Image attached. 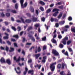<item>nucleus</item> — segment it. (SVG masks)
<instances>
[{"label": "nucleus", "mask_w": 75, "mask_h": 75, "mask_svg": "<svg viewBox=\"0 0 75 75\" xmlns=\"http://www.w3.org/2000/svg\"><path fill=\"white\" fill-rule=\"evenodd\" d=\"M52 12H55L53 14V16L54 17H56L57 16V14L59 13V9L57 8L53 9L52 10Z\"/></svg>", "instance_id": "obj_1"}, {"label": "nucleus", "mask_w": 75, "mask_h": 75, "mask_svg": "<svg viewBox=\"0 0 75 75\" xmlns=\"http://www.w3.org/2000/svg\"><path fill=\"white\" fill-rule=\"evenodd\" d=\"M20 3H21V8H24L27 7V3L25 2L24 5H23L24 0H20Z\"/></svg>", "instance_id": "obj_2"}, {"label": "nucleus", "mask_w": 75, "mask_h": 75, "mask_svg": "<svg viewBox=\"0 0 75 75\" xmlns=\"http://www.w3.org/2000/svg\"><path fill=\"white\" fill-rule=\"evenodd\" d=\"M57 63L55 62L51 64L50 66V68L51 69V71L52 72L55 70V65H56Z\"/></svg>", "instance_id": "obj_3"}, {"label": "nucleus", "mask_w": 75, "mask_h": 75, "mask_svg": "<svg viewBox=\"0 0 75 75\" xmlns=\"http://www.w3.org/2000/svg\"><path fill=\"white\" fill-rule=\"evenodd\" d=\"M68 37L66 36L62 39V43L64 45H66L67 44V41H68Z\"/></svg>", "instance_id": "obj_4"}, {"label": "nucleus", "mask_w": 75, "mask_h": 75, "mask_svg": "<svg viewBox=\"0 0 75 75\" xmlns=\"http://www.w3.org/2000/svg\"><path fill=\"white\" fill-rule=\"evenodd\" d=\"M52 53L53 54H54V55L56 56H59V53L58 52H57L56 50L53 49L52 50Z\"/></svg>", "instance_id": "obj_5"}, {"label": "nucleus", "mask_w": 75, "mask_h": 75, "mask_svg": "<svg viewBox=\"0 0 75 75\" xmlns=\"http://www.w3.org/2000/svg\"><path fill=\"white\" fill-rule=\"evenodd\" d=\"M43 59L42 60V62L43 63H45L47 60V56H45L43 57Z\"/></svg>", "instance_id": "obj_6"}, {"label": "nucleus", "mask_w": 75, "mask_h": 75, "mask_svg": "<svg viewBox=\"0 0 75 75\" xmlns=\"http://www.w3.org/2000/svg\"><path fill=\"white\" fill-rule=\"evenodd\" d=\"M65 21H61L60 22H59V25H64V24H65Z\"/></svg>", "instance_id": "obj_7"}, {"label": "nucleus", "mask_w": 75, "mask_h": 75, "mask_svg": "<svg viewBox=\"0 0 75 75\" xmlns=\"http://www.w3.org/2000/svg\"><path fill=\"white\" fill-rule=\"evenodd\" d=\"M30 10L32 13H34V9L32 6H30Z\"/></svg>", "instance_id": "obj_8"}, {"label": "nucleus", "mask_w": 75, "mask_h": 75, "mask_svg": "<svg viewBox=\"0 0 75 75\" xmlns=\"http://www.w3.org/2000/svg\"><path fill=\"white\" fill-rule=\"evenodd\" d=\"M0 61L1 63H4L6 62V61H5V59H4V58H2L0 60Z\"/></svg>", "instance_id": "obj_9"}, {"label": "nucleus", "mask_w": 75, "mask_h": 75, "mask_svg": "<svg viewBox=\"0 0 75 75\" xmlns=\"http://www.w3.org/2000/svg\"><path fill=\"white\" fill-rule=\"evenodd\" d=\"M6 62L7 64H8V65H10L11 64V61L10 59H7Z\"/></svg>", "instance_id": "obj_10"}, {"label": "nucleus", "mask_w": 75, "mask_h": 75, "mask_svg": "<svg viewBox=\"0 0 75 75\" xmlns=\"http://www.w3.org/2000/svg\"><path fill=\"white\" fill-rule=\"evenodd\" d=\"M27 71H28V68L27 67L25 68V71L23 72L24 75H26V74H27Z\"/></svg>", "instance_id": "obj_11"}, {"label": "nucleus", "mask_w": 75, "mask_h": 75, "mask_svg": "<svg viewBox=\"0 0 75 75\" xmlns=\"http://www.w3.org/2000/svg\"><path fill=\"white\" fill-rule=\"evenodd\" d=\"M28 74H31L32 75L33 74H34V71L33 70H30L28 71Z\"/></svg>", "instance_id": "obj_12"}, {"label": "nucleus", "mask_w": 75, "mask_h": 75, "mask_svg": "<svg viewBox=\"0 0 75 75\" xmlns=\"http://www.w3.org/2000/svg\"><path fill=\"white\" fill-rule=\"evenodd\" d=\"M65 66H66V64H64V63L62 64V69H64L65 68Z\"/></svg>", "instance_id": "obj_13"}, {"label": "nucleus", "mask_w": 75, "mask_h": 75, "mask_svg": "<svg viewBox=\"0 0 75 75\" xmlns=\"http://www.w3.org/2000/svg\"><path fill=\"white\" fill-rule=\"evenodd\" d=\"M62 16V13H60L58 16L57 17V18L59 19V18H61V17Z\"/></svg>", "instance_id": "obj_14"}, {"label": "nucleus", "mask_w": 75, "mask_h": 75, "mask_svg": "<svg viewBox=\"0 0 75 75\" xmlns=\"http://www.w3.org/2000/svg\"><path fill=\"white\" fill-rule=\"evenodd\" d=\"M32 20L33 22H35L37 21V18H32Z\"/></svg>", "instance_id": "obj_15"}, {"label": "nucleus", "mask_w": 75, "mask_h": 75, "mask_svg": "<svg viewBox=\"0 0 75 75\" xmlns=\"http://www.w3.org/2000/svg\"><path fill=\"white\" fill-rule=\"evenodd\" d=\"M62 66L61 64H58L57 66V68L58 69H61Z\"/></svg>", "instance_id": "obj_16"}, {"label": "nucleus", "mask_w": 75, "mask_h": 75, "mask_svg": "<svg viewBox=\"0 0 75 75\" xmlns=\"http://www.w3.org/2000/svg\"><path fill=\"white\" fill-rule=\"evenodd\" d=\"M51 41L53 43H54V44H56L57 42V41H56V40L54 39V38L52 39V40H51Z\"/></svg>", "instance_id": "obj_17"}, {"label": "nucleus", "mask_w": 75, "mask_h": 75, "mask_svg": "<svg viewBox=\"0 0 75 75\" xmlns=\"http://www.w3.org/2000/svg\"><path fill=\"white\" fill-rule=\"evenodd\" d=\"M39 4H41V5H45V3L41 1L39 2Z\"/></svg>", "instance_id": "obj_18"}, {"label": "nucleus", "mask_w": 75, "mask_h": 75, "mask_svg": "<svg viewBox=\"0 0 75 75\" xmlns=\"http://www.w3.org/2000/svg\"><path fill=\"white\" fill-rule=\"evenodd\" d=\"M32 29H33V27L29 26L28 27V28L27 29V31H29L30 30H32Z\"/></svg>", "instance_id": "obj_19"}, {"label": "nucleus", "mask_w": 75, "mask_h": 75, "mask_svg": "<svg viewBox=\"0 0 75 75\" xmlns=\"http://www.w3.org/2000/svg\"><path fill=\"white\" fill-rule=\"evenodd\" d=\"M64 73V71H62L60 72V74L61 75H66V74H65V73Z\"/></svg>", "instance_id": "obj_20"}, {"label": "nucleus", "mask_w": 75, "mask_h": 75, "mask_svg": "<svg viewBox=\"0 0 75 75\" xmlns=\"http://www.w3.org/2000/svg\"><path fill=\"white\" fill-rule=\"evenodd\" d=\"M58 8H60V9H61L62 10H63V8H64V6L62 5L59 6L58 7Z\"/></svg>", "instance_id": "obj_21"}, {"label": "nucleus", "mask_w": 75, "mask_h": 75, "mask_svg": "<svg viewBox=\"0 0 75 75\" xmlns=\"http://www.w3.org/2000/svg\"><path fill=\"white\" fill-rule=\"evenodd\" d=\"M10 49L11 50H9V52H12V51H14V48L11 47H10Z\"/></svg>", "instance_id": "obj_22"}, {"label": "nucleus", "mask_w": 75, "mask_h": 75, "mask_svg": "<svg viewBox=\"0 0 75 75\" xmlns=\"http://www.w3.org/2000/svg\"><path fill=\"white\" fill-rule=\"evenodd\" d=\"M40 9L42 11H44V8L42 6H40Z\"/></svg>", "instance_id": "obj_23"}, {"label": "nucleus", "mask_w": 75, "mask_h": 75, "mask_svg": "<svg viewBox=\"0 0 75 75\" xmlns=\"http://www.w3.org/2000/svg\"><path fill=\"white\" fill-rule=\"evenodd\" d=\"M46 40H47V38L45 36L43 37L42 38V41H46Z\"/></svg>", "instance_id": "obj_24"}, {"label": "nucleus", "mask_w": 75, "mask_h": 75, "mask_svg": "<svg viewBox=\"0 0 75 75\" xmlns=\"http://www.w3.org/2000/svg\"><path fill=\"white\" fill-rule=\"evenodd\" d=\"M71 43V40H68L67 42V45H69Z\"/></svg>", "instance_id": "obj_25"}, {"label": "nucleus", "mask_w": 75, "mask_h": 75, "mask_svg": "<svg viewBox=\"0 0 75 75\" xmlns=\"http://www.w3.org/2000/svg\"><path fill=\"white\" fill-rule=\"evenodd\" d=\"M51 11V10L50 8L48 9L46 11V13H50V12Z\"/></svg>", "instance_id": "obj_26"}, {"label": "nucleus", "mask_w": 75, "mask_h": 75, "mask_svg": "<svg viewBox=\"0 0 75 75\" xmlns=\"http://www.w3.org/2000/svg\"><path fill=\"white\" fill-rule=\"evenodd\" d=\"M41 20L42 21L44 22V21H45V17H43L41 18Z\"/></svg>", "instance_id": "obj_27"}, {"label": "nucleus", "mask_w": 75, "mask_h": 75, "mask_svg": "<svg viewBox=\"0 0 75 75\" xmlns=\"http://www.w3.org/2000/svg\"><path fill=\"white\" fill-rule=\"evenodd\" d=\"M47 49V46L45 45H44L43 47V50L44 51Z\"/></svg>", "instance_id": "obj_28"}, {"label": "nucleus", "mask_w": 75, "mask_h": 75, "mask_svg": "<svg viewBox=\"0 0 75 75\" xmlns=\"http://www.w3.org/2000/svg\"><path fill=\"white\" fill-rule=\"evenodd\" d=\"M68 19L69 21H71L72 20V18L70 16L68 18Z\"/></svg>", "instance_id": "obj_29"}, {"label": "nucleus", "mask_w": 75, "mask_h": 75, "mask_svg": "<svg viewBox=\"0 0 75 75\" xmlns=\"http://www.w3.org/2000/svg\"><path fill=\"white\" fill-rule=\"evenodd\" d=\"M35 54H37V52H38V49L37 48V47H36V49L35 50Z\"/></svg>", "instance_id": "obj_30"}, {"label": "nucleus", "mask_w": 75, "mask_h": 75, "mask_svg": "<svg viewBox=\"0 0 75 75\" xmlns=\"http://www.w3.org/2000/svg\"><path fill=\"white\" fill-rule=\"evenodd\" d=\"M34 48H35V47H34L33 46L29 50L30 51H31V50H34Z\"/></svg>", "instance_id": "obj_31"}, {"label": "nucleus", "mask_w": 75, "mask_h": 75, "mask_svg": "<svg viewBox=\"0 0 75 75\" xmlns=\"http://www.w3.org/2000/svg\"><path fill=\"white\" fill-rule=\"evenodd\" d=\"M34 48H35V47H34L33 46L29 50L30 51H31V50H34Z\"/></svg>", "instance_id": "obj_32"}, {"label": "nucleus", "mask_w": 75, "mask_h": 75, "mask_svg": "<svg viewBox=\"0 0 75 75\" xmlns=\"http://www.w3.org/2000/svg\"><path fill=\"white\" fill-rule=\"evenodd\" d=\"M34 48H35V47H34L33 46L29 50L30 51H31V50H34Z\"/></svg>", "instance_id": "obj_33"}, {"label": "nucleus", "mask_w": 75, "mask_h": 75, "mask_svg": "<svg viewBox=\"0 0 75 75\" xmlns=\"http://www.w3.org/2000/svg\"><path fill=\"white\" fill-rule=\"evenodd\" d=\"M15 7L16 9H17V8H18V4H15Z\"/></svg>", "instance_id": "obj_34"}, {"label": "nucleus", "mask_w": 75, "mask_h": 75, "mask_svg": "<svg viewBox=\"0 0 75 75\" xmlns=\"http://www.w3.org/2000/svg\"><path fill=\"white\" fill-rule=\"evenodd\" d=\"M59 47L60 48H62L64 47V46L62 44H60L59 45Z\"/></svg>", "instance_id": "obj_35"}, {"label": "nucleus", "mask_w": 75, "mask_h": 75, "mask_svg": "<svg viewBox=\"0 0 75 75\" xmlns=\"http://www.w3.org/2000/svg\"><path fill=\"white\" fill-rule=\"evenodd\" d=\"M71 30L72 32L75 33V28H71Z\"/></svg>", "instance_id": "obj_36"}, {"label": "nucleus", "mask_w": 75, "mask_h": 75, "mask_svg": "<svg viewBox=\"0 0 75 75\" xmlns=\"http://www.w3.org/2000/svg\"><path fill=\"white\" fill-rule=\"evenodd\" d=\"M35 30H37V28H38V24H35Z\"/></svg>", "instance_id": "obj_37"}, {"label": "nucleus", "mask_w": 75, "mask_h": 75, "mask_svg": "<svg viewBox=\"0 0 75 75\" xmlns=\"http://www.w3.org/2000/svg\"><path fill=\"white\" fill-rule=\"evenodd\" d=\"M61 4H62V3L61 2H59L56 4V5H57L58 6H59V5H61Z\"/></svg>", "instance_id": "obj_38"}, {"label": "nucleus", "mask_w": 75, "mask_h": 75, "mask_svg": "<svg viewBox=\"0 0 75 75\" xmlns=\"http://www.w3.org/2000/svg\"><path fill=\"white\" fill-rule=\"evenodd\" d=\"M25 22L26 23H30V22H31V20H26L25 21Z\"/></svg>", "instance_id": "obj_39"}, {"label": "nucleus", "mask_w": 75, "mask_h": 75, "mask_svg": "<svg viewBox=\"0 0 75 75\" xmlns=\"http://www.w3.org/2000/svg\"><path fill=\"white\" fill-rule=\"evenodd\" d=\"M3 38L4 40L7 39L8 38V36H5L3 37Z\"/></svg>", "instance_id": "obj_40"}, {"label": "nucleus", "mask_w": 75, "mask_h": 75, "mask_svg": "<svg viewBox=\"0 0 75 75\" xmlns=\"http://www.w3.org/2000/svg\"><path fill=\"white\" fill-rule=\"evenodd\" d=\"M55 18H51L50 19L51 21V22H53L54 21Z\"/></svg>", "instance_id": "obj_41"}, {"label": "nucleus", "mask_w": 75, "mask_h": 75, "mask_svg": "<svg viewBox=\"0 0 75 75\" xmlns=\"http://www.w3.org/2000/svg\"><path fill=\"white\" fill-rule=\"evenodd\" d=\"M11 28L12 29V30H13L14 31H16V28H15V27L13 26H12L11 27Z\"/></svg>", "instance_id": "obj_42"}, {"label": "nucleus", "mask_w": 75, "mask_h": 75, "mask_svg": "<svg viewBox=\"0 0 75 75\" xmlns=\"http://www.w3.org/2000/svg\"><path fill=\"white\" fill-rule=\"evenodd\" d=\"M38 31L39 33H40L41 32V29H40V27L38 28Z\"/></svg>", "instance_id": "obj_43"}, {"label": "nucleus", "mask_w": 75, "mask_h": 75, "mask_svg": "<svg viewBox=\"0 0 75 75\" xmlns=\"http://www.w3.org/2000/svg\"><path fill=\"white\" fill-rule=\"evenodd\" d=\"M0 49L1 50H5V48H4V47H3L2 46H1L0 47Z\"/></svg>", "instance_id": "obj_44"}, {"label": "nucleus", "mask_w": 75, "mask_h": 75, "mask_svg": "<svg viewBox=\"0 0 75 75\" xmlns=\"http://www.w3.org/2000/svg\"><path fill=\"white\" fill-rule=\"evenodd\" d=\"M41 48H40V47H38V52H40L41 51Z\"/></svg>", "instance_id": "obj_45"}, {"label": "nucleus", "mask_w": 75, "mask_h": 75, "mask_svg": "<svg viewBox=\"0 0 75 75\" xmlns=\"http://www.w3.org/2000/svg\"><path fill=\"white\" fill-rule=\"evenodd\" d=\"M58 38H59V39H61L62 38V36H61V35H58Z\"/></svg>", "instance_id": "obj_46"}, {"label": "nucleus", "mask_w": 75, "mask_h": 75, "mask_svg": "<svg viewBox=\"0 0 75 75\" xmlns=\"http://www.w3.org/2000/svg\"><path fill=\"white\" fill-rule=\"evenodd\" d=\"M5 16V15H4V13H1V17H4Z\"/></svg>", "instance_id": "obj_47"}, {"label": "nucleus", "mask_w": 75, "mask_h": 75, "mask_svg": "<svg viewBox=\"0 0 75 75\" xmlns=\"http://www.w3.org/2000/svg\"><path fill=\"white\" fill-rule=\"evenodd\" d=\"M11 12H12V13H17V12H16V11L14 10H11Z\"/></svg>", "instance_id": "obj_48"}, {"label": "nucleus", "mask_w": 75, "mask_h": 75, "mask_svg": "<svg viewBox=\"0 0 75 75\" xmlns=\"http://www.w3.org/2000/svg\"><path fill=\"white\" fill-rule=\"evenodd\" d=\"M66 17V14H64L63 15V17L62 18V19H64Z\"/></svg>", "instance_id": "obj_49"}, {"label": "nucleus", "mask_w": 75, "mask_h": 75, "mask_svg": "<svg viewBox=\"0 0 75 75\" xmlns=\"http://www.w3.org/2000/svg\"><path fill=\"white\" fill-rule=\"evenodd\" d=\"M6 16L7 17H9L10 16V14L9 13H7L6 14Z\"/></svg>", "instance_id": "obj_50"}, {"label": "nucleus", "mask_w": 75, "mask_h": 75, "mask_svg": "<svg viewBox=\"0 0 75 75\" xmlns=\"http://www.w3.org/2000/svg\"><path fill=\"white\" fill-rule=\"evenodd\" d=\"M13 37H15V38H18V35H13Z\"/></svg>", "instance_id": "obj_51"}, {"label": "nucleus", "mask_w": 75, "mask_h": 75, "mask_svg": "<svg viewBox=\"0 0 75 75\" xmlns=\"http://www.w3.org/2000/svg\"><path fill=\"white\" fill-rule=\"evenodd\" d=\"M20 60V57H19L18 59L16 60V62H19Z\"/></svg>", "instance_id": "obj_52"}, {"label": "nucleus", "mask_w": 75, "mask_h": 75, "mask_svg": "<svg viewBox=\"0 0 75 75\" xmlns=\"http://www.w3.org/2000/svg\"><path fill=\"white\" fill-rule=\"evenodd\" d=\"M64 27L65 28H69V26L68 25H66L64 26Z\"/></svg>", "instance_id": "obj_53"}, {"label": "nucleus", "mask_w": 75, "mask_h": 75, "mask_svg": "<svg viewBox=\"0 0 75 75\" xmlns=\"http://www.w3.org/2000/svg\"><path fill=\"white\" fill-rule=\"evenodd\" d=\"M68 49L69 50V51H70V52H72V49H71V48H68Z\"/></svg>", "instance_id": "obj_54"}, {"label": "nucleus", "mask_w": 75, "mask_h": 75, "mask_svg": "<svg viewBox=\"0 0 75 75\" xmlns=\"http://www.w3.org/2000/svg\"><path fill=\"white\" fill-rule=\"evenodd\" d=\"M32 62V59H29L28 61V63H31Z\"/></svg>", "instance_id": "obj_55"}, {"label": "nucleus", "mask_w": 75, "mask_h": 75, "mask_svg": "<svg viewBox=\"0 0 75 75\" xmlns=\"http://www.w3.org/2000/svg\"><path fill=\"white\" fill-rule=\"evenodd\" d=\"M64 54L67 56H68V52H67V51H66V52L64 53Z\"/></svg>", "instance_id": "obj_56"}, {"label": "nucleus", "mask_w": 75, "mask_h": 75, "mask_svg": "<svg viewBox=\"0 0 75 75\" xmlns=\"http://www.w3.org/2000/svg\"><path fill=\"white\" fill-rule=\"evenodd\" d=\"M5 50L6 51H8V47L7 46H6Z\"/></svg>", "instance_id": "obj_57"}, {"label": "nucleus", "mask_w": 75, "mask_h": 75, "mask_svg": "<svg viewBox=\"0 0 75 75\" xmlns=\"http://www.w3.org/2000/svg\"><path fill=\"white\" fill-rule=\"evenodd\" d=\"M55 26L56 27H59V24L58 23H57L55 24Z\"/></svg>", "instance_id": "obj_58"}, {"label": "nucleus", "mask_w": 75, "mask_h": 75, "mask_svg": "<svg viewBox=\"0 0 75 75\" xmlns=\"http://www.w3.org/2000/svg\"><path fill=\"white\" fill-rule=\"evenodd\" d=\"M18 31H20L21 30V27L20 26L18 27Z\"/></svg>", "instance_id": "obj_59"}, {"label": "nucleus", "mask_w": 75, "mask_h": 75, "mask_svg": "<svg viewBox=\"0 0 75 75\" xmlns=\"http://www.w3.org/2000/svg\"><path fill=\"white\" fill-rule=\"evenodd\" d=\"M14 47H18L17 46V44L16 43H14Z\"/></svg>", "instance_id": "obj_60"}, {"label": "nucleus", "mask_w": 75, "mask_h": 75, "mask_svg": "<svg viewBox=\"0 0 75 75\" xmlns=\"http://www.w3.org/2000/svg\"><path fill=\"white\" fill-rule=\"evenodd\" d=\"M21 21H22V22L24 23H25V22L24 21V19H23L22 18H21Z\"/></svg>", "instance_id": "obj_61"}, {"label": "nucleus", "mask_w": 75, "mask_h": 75, "mask_svg": "<svg viewBox=\"0 0 75 75\" xmlns=\"http://www.w3.org/2000/svg\"><path fill=\"white\" fill-rule=\"evenodd\" d=\"M54 6V4H52L50 5V7H52Z\"/></svg>", "instance_id": "obj_62"}, {"label": "nucleus", "mask_w": 75, "mask_h": 75, "mask_svg": "<svg viewBox=\"0 0 75 75\" xmlns=\"http://www.w3.org/2000/svg\"><path fill=\"white\" fill-rule=\"evenodd\" d=\"M56 37H57V34H54L53 38L54 39V38H56Z\"/></svg>", "instance_id": "obj_63"}, {"label": "nucleus", "mask_w": 75, "mask_h": 75, "mask_svg": "<svg viewBox=\"0 0 75 75\" xmlns=\"http://www.w3.org/2000/svg\"><path fill=\"white\" fill-rule=\"evenodd\" d=\"M31 40H32V41H33V42H34V41H35V39L34 38H32Z\"/></svg>", "instance_id": "obj_64"}]
</instances>
